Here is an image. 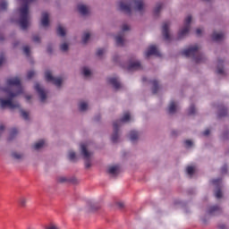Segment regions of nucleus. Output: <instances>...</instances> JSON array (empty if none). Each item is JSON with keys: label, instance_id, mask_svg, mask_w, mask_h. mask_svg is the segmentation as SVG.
Segmentation results:
<instances>
[{"label": "nucleus", "instance_id": "obj_53", "mask_svg": "<svg viewBox=\"0 0 229 229\" xmlns=\"http://www.w3.org/2000/svg\"><path fill=\"white\" fill-rule=\"evenodd\" d=\"M3 130H4V125L0 124V131H3Z\"/></svg>", "mask_w": 229, "mask_h": 229}, {"label": "nucleus", "instance_id": "obj_55", "mask_svg": "<svg viewBox=\"0 0 229 229\" xmlns=\"http://www.w3.org/2000/svg\"><path fill=\"white\" fill-rule=\"evenodd\" d=\"M25 98H26L27 101H30V99H31V96H26Z\"/></svg>", "mask_w": 229, "mask_h": 229}, {"label": "nucleus", "instance_id": "obj_51", "mask_svg": "<svg viewBox=\"0 0 229 229\" xmlns=\"http://www.w3.org/2000/svg\"><path fill=\"white\" fill-rule=\"evenodd\" d=\"M32 40H33V42H40V37L33 36Z\"/></svg>", "mask_w": 229, "mask_h": 229}, {"label": "nucleus", "instance_id": "obj_12", "mask_svg": "<svg viewBox=\"0 0 229 229\" xmlns=\"http://www.w3.org/2000/svg\"><path fill=\"white\" fill-rule=\"evenodd\" d=\"M108 83H110V85H112L114 89H121V82H119L117 77L109 78Z\"/></svg>", "mask_w": 229, "mask_h": 229}, {"label": "nucleus", "instance_id": "obj_29", "mask_svg": "<svg viewBox=\"0 0 229 229\" xmlns=\"http://www.w3.org/2000/svg\"><path fill=\"white\" fill-rule=\"evenodd\" d=\"M19 203L21 207H26V203H28V198L22 196L19 199Z\"/></svg>", "mask_w": 229, "mask_h": 229}, {"label": "nucleus", "instance_id": "obj_17", "mask_svg": "<svg viewBox=\"0 0 229 229\" xmlns=\"http://www.w3.org/2000/svg\"><path fill=\"white\" fill-rule=\"evenodd\" d=\"M58 182L60 183H65V182H70L71 183H78V180H76V178H72V179H69L67 177H59L58 178Z\"/></svg>", "mask_w": 229, "mask_h": 229}, {"label": "nucleus", "instance_id": "obj_27", "mask_svg": "<svg viewBox=\"0 0 229 229\" xmlns=\"http://www.w3.org/2000/svg\"><path fill=\"white\" fill-rule=\"evenodd\" d=\"M18 133H19V131L17 130V128H13L10 131V137L8 140H12V139H13V137H15Z\"/></svg>", "mask_w": 229, "mask_h": 229}, {"label": "nucleus", "instance_id": "obj_38", "mask_svg": "<svg viewBox=\"0 0 229 229\" xmlns=\"http://www.w3.org/2000/svg\"><path fill=\"white\" fill-rule=\"evenodd\" d=\"M12 157H13V158H15L16 160H21V158H22V154H19V153H17V152H13V154H12Z\"/></svg>", "mask_w": 229, "mask_h": 229}, {"label": "nucleus", "instance_id": "obj_46", "mask_svg": "<svg viewBox=\"0 0 229 229\" xmlns=\"http://www.w3.org/2000/svg\"><path fill=\"white\" fill-rule=\"evenodd\" d=\"M202 135H204V137H208V135H210V129H206L203 132Z\"/></svg>", "mask_w": 229, "mask_h": 229}, {"label": "nucleus", "instance_id": "obj_3", "mask_svg": "<svg viewBox=\"0 0 229 229\" xmlns=\"http://www.w3.org/2000/svg\"><path fill=\"white\" fill-rule=\"evenodd\" d=\"M182 56H186L187 58H189V56H192L196 64H201L205 62V55L199 53V47L198 45L190 47L189 48L182 50Z\"/></svg>", "mask_w": 229, "mask_h": 229}, {"label": "nucleus", "instance_id": "obj_58", "mask_svg": "<svg viewBox=\"0 0 229 229\" xmlns=\"http://www.w3.org/2000/svg\"><path fill=\"white\" fill-rule=\"evenodd\" d=\"M120 207H123V203H120Z\"/></svg>", "mask_w": 229, "mask_h": 229}, {"label": "nucleus", "instance_id": "obj_8", "mask_svg": "<svg viewBox=\"0 0 229 229\" xmlns=\"http://www.w3.org/2000/svg\"><path fill=\"white\" fill-rule=\"evenodd\" d=\"M151 55L162 56V54H160V51H158V48L155 45H151L145 52L146 58H149Z\"/></svg>", "mask_w": 229, "mask_h": 229}, {"label": "nucleus", "instance_id": "obj_32", "mask_svg": "<svg viewBox=\"0 0 229 229\" xmlns=\"http://www.w3.org/2000/svg\"><path fill=\"white\" fill-rule=\"evenodd\" d=\"M215 196L217 199H221V198H223V191H221V188H218L216 192H215Z\"/></svg>", "mask_w": 229, "mask_h": 229}, {"label": "nucleus", "instance_id": "obj_24", "mask_svg": "<svg viewBox=\"0 0 229 229\" xmlns=\"http://www.w3.org/2000/svg\"><path fill=\"white\" fill-rule=\"evenodd\" d=\"M152 85H153V88H152V92L153 94H157V92H158V81L157 80H154L152 81Z\"/></svg>", "mask_w": 229, "mask_h": 229}, {"label": "nucleus", "instance_id": "obj_42", "mask_svg": "<svg viewBox=\"0 0 229 229\" xmlns=\"http://www.w3.org/2000/svg\"><path fill=\"white\" fill-rule=\"evenodd\" d=\"M23 53H24V55H26V56H30V47L29 46L23 47Z\"/></svg>", "mask_w": 229, "mask_h": 229}, {"label": "nucleus", "instance_id": "obj_7", "mask_svg": "<svg viewBox=\"0 0 229 229\" xmlns=\"http://www.w3.org/2000/svg\"><path fill=\"white\" fill-rule=\"evenodd\" d=\"M191 22H192V16L188 15L184 20V28L179 31V38H183L191 30Z\"/></svg>", "mask_w": 229, "mask_h": 229}, {"label": "nucleus", "instance_id": "obj_13", "mask_svg": "<svg viewBox=\"0 0 229 229\" xmlns=\"http://www.w3.org/2000/svg\"><path fill=\"white\" fill-rule=\"evenodd\" d=\"M41 25L45 28L49 26V13H47V12L42 13Z\"/></svg>", "mask_w": 229, "mask_h": 229}, {"label": "nucleus", "instance_id": "obj_48", "mask_svg": "<svg viewBox=\"0 0 229 229\" xmlns=\"http://www.w3.org/2000/svg\"><path fill=\"white\" fill-rule=\"evenodd\" d=\"M227 172H228V166L224 165V166L222 167V169H221V173H222L223 174H225L227 173Z\"/></svg>", "mask_w": 229, "mask_h": 229}, {"label": "nucleus", "instance_id": "obj_40", "mask_svg": "<svg viewBox=\"0 0 229 229\" xmlns=\"http://www.w3.org/2000/svg\"><path fill=\"white\" fill-rule=\"evenodd\" d=\"M60 49L61 51L65 52L69 49V45H67V43H64L60 46Z\"/></svg>", "mask_w": 229, "mask_h": 229}, {"label": "nucleus", "instance_id": "obj_44", "mask_svg": "<svg viewBox=\"0 0 229 229\" xmlns=\"http://www.w3.org/2000/svg\"><path fill=\"white\" fill-rule=\"evenodd\" d=\"M33 76H35V71L28 72V73H27L28 80H31V78H33Z\"/></svg>", "mask_w": 229, "mask_h": 229}, {"label": "nucleus", "instance_id": "obj_18", "mask_svg": "<svg viewBox=\"0 0 229 229\" xmlns=\"http://www.w3.org/2000/svg\"><path fill=\"white\" fill-rule=\"evenodd\" d=\"M124 34L122 33L115 37L116 46H124Z\"/></svg>", "mask_w": 229, "mask_h": 229}, {"label": "nucleus", "instance_id": "obj_47", "mask_svg": "<svg viewBox=\"0 0 229 229\" xmlns=\"http://www.w3.org/2000/svg\"><path fill=\"white\" fill-rule=\"evenodd\" d=\"M184 144L186 148H191V146H192V141L191 140H188L184 141Z\"/></svg>", "mask_w": 229, "mask_h": 229}, {"label": "nucleus", "instance_id": "obj_34", "mask_svg": "<svg viewBox=\"0 0 229 229\" xmlns=\"http://www.w3.org/2000/svg\"><path fill=\"white\" fill-rule=\"evenodd\" d=\"M68 158L69 160H72V161L76 160V153L74 151H70L68 153Z\"/></svg>", "mask_w": 229, "mask_h": 229}, {"label": "nucleus", "instance_id": "obj_43", "mask_svg": "<svg viewBox=\"0 0 229 229\" xmlns=\"http://www.w3.org/2000/svg\"><path fill=\"white\" fill-rule=\"evenodd\" d=\"M213 185H216V187H219L221 185V179H214L212 181Z\"/></svg>", "mask_w": 229, "mask_h": 229}, {"label": "nucleus", "instance_id": "obj_45", "mask_svg": "<svg viewBox=\"0 0 229 229\" xmlns=\"http://www.w3.org/2000/svg\"><path fill=\"white\" fill-rule=\"evenodd\" d=\"M103 55H105V49L99 48V49L97 51V56H103Z\"/></svg>", "mask_w": 229, "mask_h": 229}, {"label": "nucleus", "instance_id": "obj_9", "mask_svg": "<svg viewBox=\"0 0 229 229\" xmlns=\"http://www.w3.org/2000/svg\"><path fill=\"white\" fill-rule=\"evenodd\" d=\"M35 90L38 92L41 103H44L46 99H47V95L46 94V91H44V89L40 87V84L37 83L34 87Z\"/></svg>", "mask_w": 229, "mask_h": 229}, {"label": "nucleus", "instance_id": "obj_2", "mask_svg": "<svg viewBox=\"0 0 229 229\" xmlns=\"http://www.w3.org/2000/svg\"><path fill=\"white\" fill-rule=\"evenodd\" d=\"M131 4H135V10L142 13L144 12V2L142 0L120 1L119 10L124 13H131Z\"/></svg>", "mask_w": 229, "mask_h": 229}, {"label": "nucleus", "instance_id": "obj_23", "mask_svg": "<svg viewBox=\"0 0 229 229\" xmlns=\"http://www.w3.org/2000/svg\"><path fill=\"white\" fill-rule=\"evenodd\" d=\"M45 144L46 141H44V140H40L38 142L33 145V149H40L41 148H44Z\"/></svg>", "mask_w": 229, "mask_h": 229}, {"label": "nucleus", "instance_id": "obj_56", "mask_svg": "<svg viewBox=\"0 0 229 229\" xmlns=\"http://www.w3.org/2000/svg\"><path fill=\"white\" fill-rule=\"evenodd\" d=\"M172 135H176V131H172Z\"/></svg>", "mask_w": 229, "mask_h": 229}, {"label": "nucleus", "instance_id": "obj_49", "mask_svg": "<svg viewBox=\"0 0 229 229\" xmlns=\"http://www.w3.org/2000/svg\"><path fill=\"white\" fill-rule=\"evenodd\" d=\"M3 64H4V55L2 54L0 55V67L3 65Z\"/></svg>", "mask_w": 229, "mask_h": 229}, {"label": "nucleus", "instance_id": "obj_6", "mask_svg": "<svg viewBox=\"0 0 229 229\" xmlns=\"http://www.w3.org/2000/svg\"><path fill=\"white\" fill-rule=\"evenodd\" d=\"M45 78L47 81H51L54 85H55V87H62V83L64 81L62 77H53L51 72L47 71L45 72Z\"/></svg>", "mask_w": 229, "mask_h": 229}, {"label": "nucleus", "instance_id": "obj_20", "mask_svg": "<svg viewBox=\"0 0 229 229\" xmlns=\"http://www.w3.org/2000/svg\"><path fill=\"white\" fill-rule=\"evenodd\" d=\"M176 112V103L174 101H171L168 106V114H174Z\"/></svg>", "mask_w": 229, "mask_h": 229}, {"label": "nucleus", "instance_id": "obj_26", "mask_svg": "<svg viewBox=\"0 0 229 229\" xmlns=\"http://www.w3.org/2000/svg\"><path fill=\"white\" fill-rule=\"evenodd\" d=\"M87 108H89V105L87 104V102H81L79 105V110L81 112H85V110H87Z\"/></svg>", "mask_w": 229, "mask_h": 229}, {"label": "nucleus", "instance_id": "obj_57", "mask_svg": "<svg viewBox=\"0 0 229 229\" xmlns=\"http://www.w3.org/2000/svg\"><path fill=\"white\" fill-rule=\"evenodd\" d=\"M47 51H48V53H51V48L48 47V48H47Z\"/></svg>", "mask_w": 229, "mask_h": 229}, {"label": "nucleus", "instance_id": "obj_10", "mask_svg": "<svg viewBox=\"0 0 229 229\" xmlns=\"http://www.w3.org/2000/svg\"><path fill=\"white\" fill-rule=\"evenodd\" d=\"M169 26H171L169 21L164 22L162 26V34L165 40H171V36L169 35Z\"/></svg>", "mask_w": 229, "mask_h": 229}, {"label": "nucleus", "instance_id": "obj_16", "mask_svg": "<svg viewBox=\"0 0 229 229\" xmlns=\"http://www.w3.org/2000/svg\"><path fill=\"white\" fill-rule=\"evenodd\" d=\"M223 38H225V34L224 33L214 32L212 34V39L215 42H220V40H223Z\"/></svg>", "mask_w": 229, "mask_h": 229}, {"label": "nucleus", "instance_id": "obj_35", "mask_svg": "<svg viewBox=\"0 0 229 229\" xmlns=\"http://www.w3.org/2000/svg\"><path fill=\"white\" fill-rule=\"evenodd\" d=\"M186 173L189 176H192V174H194V166H188L186 168Z\"/></svg>", "mask_w": 229, "mask_h": 229}, {"label": "nucleus", "instance_id": "obj_30", "mask_svg": "<svg viewBox=\"0 0 229 229\" xmlns=\"http://www.w3.org/2000/svg\"><path fill=\"white\" fill-rule=\"evenodd\" d=\"M89 38H90V33H89V32L84 33L82 36V43L87 44V42H89Z\"/></svg>", "mask_w": 229, "mask_h": 229}, {"label": "nucleus", "instance_id": "obj_15", "mask_svg": "<svg viewBox=\"0 0 229 229\" xmlns=\"http://www.w3.org/2000/svg\"><path fill=\"white\" fill-rule=\"evenodd\" d=\"M221 212V208H219V206H212L209 208L208 210V214H210V216H216L217 214H220Z\"/></svg>", "mask_w": 229, "mask_h": 229}, {"label": "nucleus", "instance_id": "obj_31", "mask_svg": "<svg viewBox=\"0 0 229 229\" xmlns=\"http://www.w3.org/2000/svg\"><path fill=\"white\" fill-rule=\"evenodd\" d=\"M164 5L162 4H157V5H156V8L154 9V14L155 15H158V13H160V10H162V7H163Z\"/></svg>", "mask_w": 229, "mask_h": 229}, {"label": "nucleus", "instance_id": "obj_11", "mask_svg": "<svg viewBox=\"0 0 229 229\" xmlns=\"http://www.w3.org/2000/svg\"><path fill=\"white\" fill-rule=\"evenodd\" d=\"M142 69V65L140 64V62H131L127 67L128 71H140Z\"/></svg>", "mask_w": 229, "mask_h": 229}, {"label": "nucleus", "instance_id": "obj_59", "mask_svg": "<svg viewBox=\"0 0 229 229\" xmlns=\"http://www.w3.org/2000/svg\"><path fill=\"white\" fill-rule=\"evenodd\" d=\"M143 81H146V79L143 78Z\"/></svg>", "mask_w": 229, "mask_h": 229}, {"label": "nucleus", "instance_id": "obj_36", "mask_svg": "<svg viewBox=\"0 0 229 229\" xmlns=\"http://www.w3.org/2000/svg\"><path fill=\"white\" fill-rule=\"evenodd\" d=\"M21 117H23V119H25V121H28V119H30V114L24 110H21Z\"/></svg>", "mask_w": 229, "mask_h": 229}, {"label": "nucleus", "instance_id": "obj_1", "mask_svg": "<svg viewBox=\"0 0 229 229\" xmlns=\"http://www.w3.org/2000/svg\"><path fill=\"white\" fill-rule=\"evenodd\" d=\"M6 84L9 88L4 89V92L9 96V99L0 98V107L1 108H21V105L17 102L13 103V98H17L20 94H22V86L21 85V79L19 77H13L7 79Z\"/></svg>", "mask_w": 229, "mask_h": 229}, {"label": "nucleus", "instance_id": "obj_5", "mask_svg": "<svg viewBox=\"0 0 229 229\" xmlns=\"http://www.w3.org/2000/svg\"><path fill=\"white\" fill-rule=\"evenodd\" d=\"M81 155L85 160V166L87 169H89V167H90V165H91L90 157H92V152H89L87 149V145L85 143H82L81 145Z\"/></svg>", "mask_w": 229, "mask_h": 229}, {"label": "nucleus", "instance_id": "obj_33", "mask_svg": "<svg viewBox=\"0 0 229 229\" xmlns=\"http://www.w3.org/2000/svg\"><path fill=\"white\" fill-rule=\"evenodd\" d=\"M82 74L83 76H85L86 78L90 76L91 72H90V70H89V68L87 67H83L82 68Z\"/></svg>", "mask_w": 229, "mask_h": 229}, {"label": "nucleus", "instance_id": "obj_52", "mask_svg": "<svg viewBox=\"0 0 229 229\" xmlns=\"http://www.w3.org/2000/svg\"><path fill=\"white\" fill-rule=\"evenodd\" d=\"M201 33H202L201 29H197V30H196V35H197V37H200Z\"/></svg>", "mask_w": 229, "mask_h": 229}, {"label": "nucleus", "instance_id": "obj_22", "mask_svg": "<svg viewBox=\"0 0 229 229\" xmlns=\"http://www.w3.org/2000/svg\"><path fill=\"white\" fill-rule=\"evenodd\" d=\"M108 173L109 174H117L119 173V165L109 166Z\"/></svg>", "mask_w": 229, "mask_h": 229}, {"label": "nucleus", "instance_id": "obj_41", "mask_svg": "<svg viewBox=\"0 0 229 229\" xmlns=\"http://www.w3.org/2000/svg\"><path fill=\"white\" fill-rule=\"evenodd\" d=\"M7 8H8V3L4 1L0 4V10H6Z\"/></svg>", "mask_w": 229, "mask_h": 229}, {"label": "nucleus", "instance_id": "obj_25", "mask_svg": "<svg viewBox=\"0 0 229 229\" xmlns=\"http://www.w3.org/2000/svg\"><path fill=\"white\" fill-rule=\"evenodd\" d=\"M57 35H59V37H65V29H64L62 25L57 27Z\"/></svg>", "mask_w": 229, "mask_h": 229}, {"label": "nucleus", "instance_id": "obj_21", "mask_svg": "<svg viewBox=\"0 0 229 229\" xmlns=\"http://www.w3.org/2000/svg\"><path fill=\"white\" fill-rule=\"evenodd\" d=\"M139 139V132L137 131H131L130 132V140L131 142H135Z\"/></svg>", "mask_w": 229, "mask_h": 229}, {"label": "nucleus", "instance_id": "obj_4", "mask_svg": "<svg viewBox=\"0 0 229 229\" xmlns=\"http://www.w3.org/2000/svg\"><path fill=\"white\" fill-rule=\"evenodd\" d=\"M130 119H131L130 113L126 112L124 113L121 120H117L113 123L114 132L111 137V140L112 142H114V144L117 143L119 140V128H121V123H128Z\"/></svg>", "mask_w": 229, "mask_h": 229}, {"label": "nucleus", "instance_id": "obj_19", "mask_svg": "<svg viewBox=\"0 0 229 229\" xmlns=\"http://www.w3.org/2000/svg\"><path fill=\"white\" fill-rule=\"evenodd\" d=\"M228 115V110L225 106H220L218 117H226Z\"/></svg>", "mask_w": 229, "mask_h": 229}, {"label": "nucleus", "instance_id": "obj_37", "mask_svg": "<svg viewBox=\"0 0 229 229\" xmlns=\"http://www.w3.org/2000/svg\"><path fill=\"white\" fill-rule=\"evenodd\" d=\"M189 115H194L196 114V107L194 106H191L188 110Z\"/></svg>", "mask_w": 229, "mask_h": 229}, {"label": "nucleus", "instance_id": "obj_14", "mask_svg": "<svg viewBox=\"0 0 229 229\" xmlns=\"http://www.w3.org/2000/svg\"><path fill=\"white\" fill-rule=\"evenodd\" d=\"M77 8L81 15H89V7H87L85 4H79Z\"/></svg>", "mask_w": 229, "mask_h": 229}, {"label": "nucleus", "instance_id": "obj_28", "mask_svg": "<svg viewBox=\"0 0 229 229\" xmlns=\"http://www.w3.org/2000/svg\"><path fill=\"white\" fill-rule=\"evenodd\" d=\"M223 66V61L222 60H218V68H217V74H225V70L223 69V67H220V66Z\"/></svg>", "mask_w": 229, "mask_h": 229}, {"label": "nucleus", "instance_id": "obj_50", "mask_svg": "<svg viewBox=\"0 0 229 229\" xmlns=\"http://www.w3.org/2000/svg\"><path fill=\"white\" fill-rule=\"evenodd\" d=\"M122 30H123V31H129L130 26L124 24V25H123Z\"/></svg>", "mask_w": 229, "mask_h": 229}, {"label": "nucleus", "instance_id": "obj_54", "mask_svg": "<svg viewBox=\"0 0 229 229\" xmlns=\"http://www.w3.org/2000/svg\"><path fill=\"white\" fill-rule=\"evenodd\" d=\"M219 228H220V229H225V228H226V225H219Z\"/></svg>", "mask_w": 229, "mask_h": 229}, {"label": "nucleus", "instance_id": "obj_39", "mask_svg": "<svg viewBox=\"0 0 229 229\" xmlns=\"http://www.w3.org/2000/svg\"><path fill=\"white\" fill-rule=\"evenodd\" d=\"M45 229H60V226L56 224H49Z\"/></svg>", "mask_w": 229, "mask_h": 229}, {"label": "nucleus", "instance_id": "obj_60", "mask_svg": "<svg viewBox=\"0 0 229 229\" xmlns=\"http://www.w3.org/2000/svg\"><path fill=\"white\" fill-rule=\"evenodd\" d=\"M114 62L116 61V59H115V58H114Z\"/></svg>", "mask_w": 229, "mask_h": 229}]
</instances>
